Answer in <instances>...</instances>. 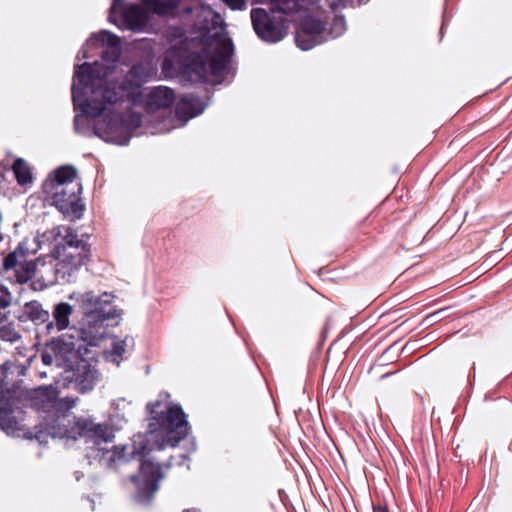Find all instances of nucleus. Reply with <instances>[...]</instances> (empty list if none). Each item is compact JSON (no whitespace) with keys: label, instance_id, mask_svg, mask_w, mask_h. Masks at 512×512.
<instances>
[{"label":"nucleus","instance_id":"obj_20","mask_svg":"<svg viewBox=\"0 0 512 512\" xmlns=\"http://www.w3.org/2000/svg\"><path fill=\"white\" fill-rule=\"evenodd\" d=\"M124 21L132 30L141 29L148 20V12L139 5H130L123 13Z\"/></svg>","mask_w":512,"mask_h":512},{"label":"nucleus","instance_id":"obj_22","mask_svg":"<svg viewBox=\"0 0 512 512\" xmlns=\"http://www.w3.org/2000/svg\"><path fill=\"white\" fill-rule=\"evenodd\" d=\"M75 77L79 84L84 87L94 86L96 78L100 77L98 67H93L88 63H84L78 67Z\"/></svg>","mask_w":512,"mask_h":512},{"label":"nucleus","instance_id":"obj_5","mask_svg":"<svg viewBox=\"0 0 512 512\" xmlns=\"http://www.w3.org/2000/svg\"><path fill=\"white\" fill-rule=\"evenodd\" d=\"M160 478V467L157 464L149 460L142 461L139 472L131 477L137 489L138 501L148 502L152 498Z\"/></svg>","mask_w":512,"mask_h":512},{"label":"nucleus","instance_id":"obj_15","mask_svg":"<svg viewBox=\"0 0 512 512\" xmlns=\"http://www.w3.org/2000/svg\"><path fill=\"white\" fill-rule=\"evenodd\" d=\"M175 99L174 92L168 87H157L147 96L146 109L148 112H154L158 109L169 107Z\"/></svg>","mask_w":512,"mask_h":512},{"label":"nucleus","instance_id":"obj_37","mask_svg":"<svg viewBox=\"0 0 512 512\" xmlns=\"http://www.w3.org/2000/svg\"><path fill=\"white\" fill-rule=\"evenodd\" d=\"M11 411L6 407V403L0 398V414L10 413Z\"/></svg>","mask_w":512,"mask_h":512},{"label":"nucleus","instance_id":"obj_31","mask_svg":"<svg viewBox=\"0 0 512 512\" xmlns=\"http://www.w3.org/2000/svg\"><path fill=\"white\" fill-rule=\"evenodd\" d=\"M10 305V300L7 296L0 295V324L5 320L6 316L4 310Z\"/></svg>","mask_w":512,"mask_h":512},{"label":"nucleus","instance_id":"obj_17","mask_svg":"<svg viewBox=\"0 0 512 512\" xmlns=\"http://www.w3.org/2000/svg\"><path fill=\"white\" fill-rule=\"evenodd\" d=\"M77 178V171L72 166H62L58 168L53 178H49L43 185L44 192H53L55 188H61L66 184L73 183Z\"/></svg>","mask_w":512,"mask_h":512},{"label":"nucleus","instance_id":"obj_43","mask_svg":"<svg viewBox=\"0 0 512 512\" xmlns=\"http://www.w3.org/2000/svg\"><path fill=\"white\" fill-rule=\"evenodd\" d=\"M376 511H377V512H384V509H383V508H381V507H379Z\"/></svg>","mask_w":512,"mask_h":512},{"label":"nucleus","instance_id":"obj_23","mask_svg":"<svg viewBox=\"0 0 512 512\" xmlns=\"http://www.w3.org/2000/svg\"><path fill=\"white\" fill-rule=\"evenodd\" d=\"M23 314L35 323H44L49 318L48 312L36 301L26 303L23 307Z\"/></svg>","mask_w":512,"mask_h":512},{"label":"nucleus","instance_id":"obj_44","mask_svg":"<svg viewBox=\"0 0 512 512\" xmlns=\"http://www.w3.org/2000/svg\"><path fill=\"white\" fill-rule=\"evenodd\" d=\"M304 42L308 43L309 42V37H304Z\"/></svg>","mask_w":512,"mask_h":512},{"label":"nucleus","instance_id":"obj_12","mask_svg":"<svg viewBox=\"0 0 512 512\" xmlns=\"http://www.w3.org/2000/svg\"><path fill=\"white\" fill-rule=\"evenodd\" d=\"M92 94L86 112L93 117L99 116L105 110V103H114L122 97L120 91L109 87H105L104 89L96 88L92 91Z\"/></svg>","mask_w":512,"mask_h":512},{"label":"nucleus","instance_id":"obj_26","mask_svg":"<svg viewBox=\"0 0 512 512\" xmlns=\"http://www.w3.org/2000/svg\"><path fill=\"white\" fill-rule=\"evenodd\" d=\"M150 413L157 416H184L180 406L171 403L156 402L152 405Z\"/></svg>","mask_w":512,"mask_h":512},{"label":"nucleus","instance_id":"obj_7","mask_svg":"<svg viewBox=\"0 0 512 512\" xmlns=\"http://www.w3.org/2000/svg\"><path fill=\"white\" fill-rule=\"evenodd\" d=\"M3 267L6 270L14 268L16 282L19 284H25L35 276L37 271V262L34 260H27L25 251L19 247L4 258Z\"/></svg>","mask_w":512,"mask_h":512},{"label":"nucleus","instance_id":"obj_19","mask_svg":"<svg viewBox=\"0 0 512 512\" xmlns=\"http://www.w3.org/2000/svg\"><path fill=\"white\" fill-rule=\"evenodd\" d=\"M424 235L416 226L410 224L406 226L397 236L398 245L403 250H412L422 243Z\"/></svg>","mask_w":512,"mask_h":512},{"label":"nucleus","instance_id":"obj_28","mask_svg":"<svg viewBox=\"0 0 512 512\" xmlns=\"http://www.w3.org/2000/svg\"><path fill=\"white\" fill-rule=\"evenodd\" d=\"M72 312V308L67 303H60L56 306L54 311V318L56 325L59 330H63L69 325V316Z\"/></svg>","mask_w":512,"mask_h":512},{"label":"nucleus","instance_id":"obj_39","mask_svg":"<svg viewBox=\"0 0 512 512\" xmlns=\"http://www.w3.org/2000/svg\"><path fill=\"white\" fill-rule=\"evenodd\" d=\"M170 66H172V63L169 59L166 58L163 62V69L167 70Z\"/></svg>","mask_w":512,"mask_h":512},{"label":"nucleus","instance_id":"obj_36","mask_svg":"<svg viewBox=\"0 0 512 512\" xmlns=\"http://www.w3.org/2000/svg\"><path fill=\"white\" fill-rule=\"evenodd\" d=\"M123 1L124 0H113V5L111 7V13H115L117 10H120Z\"/></svg>","mask_w":512,"mask_h":512},{"label":"nucleus","instance_id":"obj_8","mask_svg":"<svg viewBox=\"0 0 512 512\" xmlns=\"http://www.w3.org/2000/svg\"><path fill=\"white\" fill-rule=\"evenodd\" d=\"M81 191L80 184L76 183L68 192L65 186L55 188L53 192H44L51 198L52 204L55 205L64 214H73L79 218L82 212V205L79 203L78 194Z\"/></svg>","mask_w":512,"mask_h":512},{"label":"nucleus","instance_id":"obj_35","mask_svg":"<svg viewBox=\"0 0 512 512\" xmlns=\"http://www.w3.org/2000/svg\"><path fill=\"white\" fill-rule=\"evenodd\" d=\"M131 120H132V123L129 124V125H126V129H129L130 127H138L140 125V116L137 115V114H132L131 115Z\"/></svg>","mask_w":512,"mask_h":512},{"label":"nucleus","instance_id":"obj_32","mask_svg":"<svg viewBox=\"0 0 512 512\" xmlns=\"http://www.w3.org/2000/svg\"><path fill=\"white\" fill-rule=\"evenodd\" d=\"M75 404V401L70 398L60 399L57 403L58 409L61 411H68Z\"/></svg>","mask_w":512,"mask_h":512},{"label":"nucleus","instance_id":"obj_6","mask_svg":"<svg viewBox=\"0 0 512 512\" xmlns=\"http://www.w3.org/2000/svg\"><path fill=\"white\" fill-rule=\"evenodd\" d=\"M251 19L255 32L266 41L276 42L285 35L282 19L271 18L264 9H253Z\"/></svg>","mask_w":512,"mask_h":512},{"label":"nucleus","instance_id":"obj_30","mask_svg":"<svg viewBox=\"0 0 512 512\" xmlns=\"http://www.w3.org/2000/svg\"><path fill=\"white\" fill-rule=\"evenodd\" d=\"M291 3L294 4V0H275V8L278 11L286 13L292 10L293 7L290 5Z\"/></svg>","mask_w":512,"mask_h":512},{"label":"nucleus","instance_id":"obj_9","mask_svg":"<svg viewBox=\"0 0 512 512\" xmlns=\"http://www.w3.org/2000/svg\"><path fill=\"white\" fill-rule=\"evenodd\" d=\"M108 317L84 316L80 330H74L88 346H97L106 336L104 321Z\"/></svg>","mask_w":512,"mask_h":512},{"label":"nucleus","instance_id":"obj_13","mask_svg":"<svg viewBox=\"0 0 512 512\" xmlns=\"http://www.w3.org/2000/svg\"><path fill=\"white\" fill-rule=\"evenodd\" d=\"M204 110L203 102L192 95L182 97L176 104L175 115L181 121V124L186 123L189 119L199 115Z\"/></svg>","mask_w":512,"mask_h":512},{"label":"nucleus","instance_id":"obj_25","mask_svg":"<svg viewBox=\"0 0 512 512\" xmlns=\"http://www.w3.org/2000/svg\"><path fill=\"white\" fill-rule=\"evenodd\" d=\"M133 445L128 447L126 445L123 446H114L111 450H107L103 452V458L110 465L115 463L118 460L125 458L128 454L136 455L133 453ZM139 456H145L146 454H138Z\"/></svg>","mask_w":512,"mask_h":512},{"label":"nucleus","instance_id":"obj_38","mask_svg":"<svg viewBox=\"0 0 512 512\" xmlns=\"http://www.w3.org/2000/svg\"><path fill=\"white\" fill-rule=\"evenodd\" d=\"M124 352V347L120 344L114 346V353L117 355H121Z\"/></svg>","mask_w":512,"mask_h":512},{"label":"nucleus","instance_id":"obj_42","mask_svg":"<svg viewBox=\"0 0 512 512\" xmlns=\"http://www.w3.org/2000/svg\"><path fill=\"white\" fill-rule=\"evenodd\" d=\"M31 287H32L33 289H37V287H36V283H35V282H32Z\"/></svg>","mask_w":512,"mask_h":512},{"label":"nucleus","instance_id":"obj_29","mask_svg":"<svg viewBox=\"0 0 512 512\" xmlns=\"http://www.w3.org/2000/svg\"><path fill=\"white\" fill-rule=\"evenodd\" d=\"M150 70L144 65H137L131 68L129 72V79L131 86H140V84L145 81V79L149 76Z\"/></svg>","mask_w":512,"mask_h":512},{"label":"nucleus","instance_id":"obj_34","mask_svg":"<svg viewBox=\"0 0 512 512\" xmlns=\"http://www.w3.org/2000/svg\"><path fill=\"white\" fill-rule=\"evenodd\" d=\"M228 6H230L233 9H239L241 8L245 0H224Z\"/></svg>","mask_w":512,"mask_h":512},{"label":"nucleus","instance_id":"obj_1","mask_svg":"<svg viewBox=\"0 0 512 512\" xmlns=\"http://www.w3.org/2000/svg\"><path fill=\"white\" fill-rule=\"evenodd\" d=\"M201 45V52L193 53L187 60L186 72L197 80H208L211 75L221 74L233 53V44L218 15H212V27L206 29Z\"/></svg>","mask_w":512,"mask_h":512},{"label":"nucleus","instance_id":"obj_4","mask_svg":"<svg viewBox=\"0 0 512 512\" xmlns=\"http://www.w3.org/2000/svg\"><path fill=\"white\" fill-rule=\"evenodd\" d=\"M80 360L83 359L79 357L74 342L66 341L64 337L53 339L42 353V361L45 365L55 363L65 373L74 371V367Z\"/></svg>","mask_w":512,"mask_h":512},{"label":"nucleus","instance_id":"obj_27","mask_svg":"<svg viewBox=\"0 0 512 512\" xmlns=\"http://www.w3.org/2000/svg\"><path fill=\"white\" fill-rule=\"evenodd\" d=\"M12 169L20 185H24L32 181V173L30 167L23 159H16Z\"/></svg>","mask_w":512,"mask_h":512},{"label":"nucleus","instance_id":"obj_24","mask_svg":"<svg viewBox=\"0 0 512 512\" xmlns=\"http://www.w3.org/2000/svg\"><path fill=\"white\" fill-rule=\"evenodd\" d=\"M142 2L148 10L159 15H165L177 6L178 0H142Z\"/></svg>","mask_w":512,"mask_h":512},{"label":"nucleus","instance_id":"obj_3","mask_svg":"<svg viewBox=\"0 0 512 512\" xmlns=\"http://www.w3.org/2000/svg\"><path fill=\"white\" fill-rule=\"evenodd\" d=\"M55 242L52 256L64 268L74 270L84 263L88 256L87 244L78 239L70 228L56 227L51 230Z\"/></svg>","mask_w":512,"mask_h":512},{"label":"nucleus","instance_id":"obj_41","mask_svg":"<svg viewBox=\"0 0 512 512\" xmlns=\"http://www.w3.org/2000/svg\"><path fill=\"white\" fill-rule=\"evenodd\" d=\"M396 344H397V342H394L392 345H390V347H389V348H387V349H386V351H388V350L392 349Z\"/></svg>","mask_w":512,"mask_h":512},{"label":"nucleus","instance_id":"obj_21","mask_svg":"<svg viewBox=\"0 0 512 512\" xmlns=\"http://www.w3.org/2000/svg\"><path fill=\"white\" fill-rule=\"evenodd\" d=\"M95 39L98 40L102 45L107 46V50L104 51V57L115 61L121 52L120 49V39L107 31H102L95 36Z\"/></svg>","mask_w":512,"mask_h":512},{"label":"nucleus","instance_id":"obj_10","mask_svg":"<svg viewBox=\"0 0 512 512\" xmlns=\"http://www.w3.org/2000/svg\"><path fill=\"white\" fill-rule=\"evenodd\" d=\"M324 30V25L320 20L307 16L301 23V29L297 33V44L302 50L311 49L321 41V34Z\"/></svg>","mask_w":512,"mask_h":512},{"label":"nucleus","instance_id":"obj_14","mask_svg":"<svg viewBox=\"0 0 512 512\" xmlns=\"http://www.w3.org/2000/svg\"><path fill=\"white\" fill-rule=\"evenodd\" d=\"M109 304V295L106 293L101 297H96L92 293H85L81 297V307L84 311V316L109 317V314L105 312V306Z\"/></svg>","mask_w":512,"mask_h":512},{"label":"nucleus","instance_id":"obj_33","mask_svg":"<svg viewBox=\"0 0 512 512\" xmlns=\"http://www.w3.org/2000/svg\"><path fill=\"white\" fill-rule=\"evenodd\" d=\"M38 395H45L49 399L54 397V390L51 387H40L35 391Z\"/></svg>","mask_w":512,"mask_h":512},{"label":"nucleus","instance_id":"obj_16","mask_svg":"<svg viewBox=\"0 0 512 512\" xmlns=\"http://www.w3.org/2000/svg\"><path fill=\"white\" fill-rule=\"evenodd\" d=\"M80 434L93 439L99 444L100 441H110L114 436V429L108 423L95 424L91 420H87L81 426Z\"/></svg>","mask_w":512,"mask_h":512},{"label":"nucleus","instance_id":"obj_45","mask_svg":"<svg viewBox=\"0 0 512 512\" xmlns=\"http://www.w3.org/2000/svg\"><path fill=\"white\" fill-rule=\"evenodd\" d=\"M386 201H391V197H386Z\"/></svg>","mask_w":512,"mask_h":512},{"label":"nucleus","instance_id":"obj_18","mask_svg":"<svg viewBox=\"0 0 512 512\" xmlns=\"http://www.w3.org/2000/svg\"><path fill=\"white\" fill-rule=\"evenodd\" d=\"M25 418H0V429L7 435L15 437L31 438L38 432L30 429L24 423Z\"/></svg>","mask_w":512,"mask_h":512},{"label":"nucleus","instance_id":"obj_2","mask_svg":"<svg viewBox=\"0 0 512 512\" xmlns=\"http://www.w3.org/2000/svg\"><path fill=\"white\" fill-rule=\"evenodd\" d=\"M147 434L133 436V453L147 454L154 446L161 449L166 446H175L188 434V423L185 418H154Z\"/></svg>","mask_w":512,"mask_h":512},{"label":"nucleus","instance_id":"obj_11","mask_svg":"<svg viewBox=\"0 0 512 512\" xmlns=\"http://www.w3.org/2000/svg\"><path fill=\"white\" fill-rule=\"evenodd\" d=\"M66 379L75 384V388L84 393L92 389L97 378L96 371L86 360H80L78 365L74 367V371L68 373Z\"/></svg>","mask_w":512,"mask_h":512},{"label":"nucleus","instance_id":"obj_40","mask_svg":"<svg viewBox=\"0 0 512 512\" xmlns=\"http://www.w3.org/2000/svg\"><path fill=\"white\" fill-rule=\"evenodd\" d=\"M394 373H395V371H386V372H385V375H386V377H387V376H389V375H391V374H394Z\"/></svg>","mask_w":512,"mask_h":512}]
</instances>
